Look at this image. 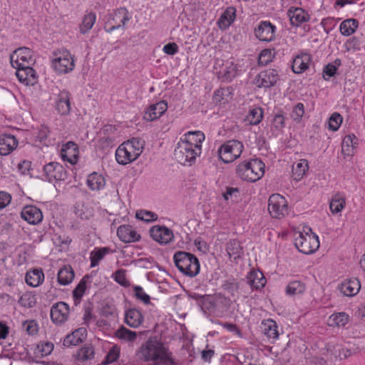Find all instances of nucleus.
I'll use <instances>...</instances> for the list:
<instances>
[{"label": "nucleus", "mask_w": 365, "mask_h": 365, "mask_svg": "<svg viewBox=\"0 0 365 365\" xmlns=\"http://www.w3.org/2000/svg\"><path fill=\"white\" fill-rule=\"evenodd\" d=\"M275 26L269 21H261L255 29L257 38L262 41H271L274 38Z\"/></svg>", "instance_id": "17"}, {"label": "nucleus", "mask_w": 365, "mask_h": 365, "mask_svg": "<svg viewBox=\"0 0 365 365\" xmlns=\"http://www.w3.org/2000/svg\"><path fill=\"white\" fill-rule=\"evenodd\" d=\"M294 245L300 252L309 255L318 250L319 240L318 236L310 227H305L303 231L299 232V235L295 237Z\"/></svg>", "instance_id": "5"}, {"label": "nucleus", "mask_w": 365, "mask_h": 365, "mask_svg": "<svg viewBox=\"0 0 365 365\" xmlns=\"http://www.w3.org/2000/svg\"><path fill=\"white\" fill-rule=\"evenodd\" d=\"M44 273L41 268L31 269L25 275V282L31 287H37L44 281Z\"/></svg>", "instance_id": "25"}, {"label": "nucleus", "mask_w": 365, "mask_h": 365, "mask_svg": "<svg viewBox=\"0 0 365 365\" xmlns=\"http://www.w3.org/2000/svg\"><path fill=\"white\" fill-rule=\"evenodd\" d=\"M125 320L128 326L137 328L143 322V316L139 310L130 309L126 312Z\"/></svg>", "instance_id": "33"}, {"label": "nucleus", "mask_w": 365, "mask_h": 365, "mask_svg": "<svg viewBox=\"0 0 365 365\" xmlns=\"http://www.w3.org/2000/svg\"><path fill=\"white\" fill-rule=\"evenodd\" d=\"M349 317L345 312H338L331 314L328 319V324L330 327H344L348 324Z\"/></svg>", "instance_id": "41"}, {"label": "nucleus", "mask_w": 365, "mask_h": 365, "mask_svg": "<svg viewBox=\"0 0 365 365\" xmlns=\"http://www.w3.org/2000/svg\"><path fill=\"white\" fill-rule=\"evenodd\" d=\"M144 149V141L133 138L121 143L115 150L116 162L121 165H128L136 160Z\"/></svg>", "instance_id": "1"}, {"label": "nucleus", "mask_w": 365, "mask_h": 365, "mask_svg": "<svg viewBox=\"0 0 365 365\" xmlns=\"http://www.w3.org/2000/svg\"><path fill=\"white\" fill-rule=\"evenodd\" d=\"M261 328L264 334L269 339H277L278 338L277 325L274 320L271 319L263 320Z\"/></svg>", "instance_id": "34"}, {"label": "nucleus", "mask_w": 365, "mask_h": 365, "mask_svg": "<svg viewBox=\"0 0 365 365\" xmlns=\"http://www.w3.org/2000/svg\"><path fill=\"white\" fill-rule=\"evenodd\" d=\"M343 118L338 113H333L329 119V128L333 131H336L342 123Z\"/></svg>", "instance_id": "57"}, {"label": "nucleus", "mask_w": 365, "mask_h": 365, "mask_svg": "<svg viewBox=\"0 0 365 365\" xmlns=\"http://www.w3.org/2000/svg\"><path fill=\"white\" fill-rule=\"evenodd\" d=\"M304 113V106L302 103H298L292 109L291 117L297 122H299Z\"/></svg>", "instance_id": "61"}, {"label": "nucleus", "mask_w": 365, "mask_h": 365, "mask_svg": "<svg viewBox=\"0 0 365 365\" xmlns=\"http://www.w3.org/2000/svg\"><path fill=\"white\" fill-rule=\"evenodd\" d=\"M272 54L269 49H264L261 51L259 58L258 63L260 66H266L272 61Z\"/></svg>", "instance_id": "63"}, {"label": "nucleus", "mask_w": 365, "mask_h": 365, "mask_svg": "<svg viewBox=\"0 0 365 365\" xmlns=\"http://www.w3.org/2000/svg\"><path fill=\"white\" fill-rule=\"evenodd\" d=\"M49 132V129L47 126L41 125L36 128H33L29 131L28 138L29 140L35 145L38 143L46 145V140Z\"/></svg>", "instance_id": "23"}, {"label": "nucleus", "mask_w": 365, "mask_h": 365, "mask_svg": "<svg viewBox=\"0 0 365 365\" xmlns=\"http://www.w3.org/2000/svg\"><path fill=\"white\" fill-rule=\"evenodd\" d=\"M87 336V330L81 327L68 334L63 340V345L66 346H76L82 342Z\"/></svg>", "instance_id": "29"}, {"label": "nucleus", "mask_w": 365, "mask_h": 365, "mask_svg": "<svg viewBox=\"0 0 365 365\" xmlns=\"http://www.w3.org/2000/svg\"><path fill=\"white\" fill-rule=\"evenodd\" d=\"M75 277L74 271L69 265H65L58 272V282L61 285L70 284Z\"/></svg>", "instance_id": "37"}, {"label": "nucleus", "mask_w": 365, "mask_h": 365, "mask_svg": "<svg viewBox=\"0 0 365 365\" xmlns=\"http://www.w3.org/2000/svg\"><path fill=\"white\" fill-rule=\"evenodd\" d=\"M173 240L174 234L173 231L167 227L161 225V245L168 244Z\"/></svg>", "instance_id": "60"}, {"label": "nucleus", "mask_w": 365, "mask_h": 365, "mask_svg": "<svg viewBox=\"0 0 365 365\" xmlns=\"http://www.w3.org/2000/svg\"><path fill=\"white\" fill-rule=\"evenodd\" d=\"M268 210L274 218L280 219L287 212L286 199L279 194H273L269 198Z\"/></svg>", "instance_id": "12"}, {"label": "nucleus", "mask_w": 365, "mask_h": 365, "mask_svg": "<svg viewBox=\"0 0 365 365\" xmlns=\"http://www.w3.org/2000/svg\"><path fill=\"white\" fill-rule=\"evenodd\" d=\"M11 64L13 67H25L32 66L35 63L34 51L27 47L16 49L10 56Z\"/></svg>", "instance_id": "10"}, {"label": "nucleus", "mask_w": 365, "mask_h": 365, "mask_svg": "<svg viewBox=\"0 0 365 365\" xmlns=\"http://www.w3.org/2000/svg\"><path fill=\"white\" fill-rule=\"evenodd\" d=\"M96 21V15L93 11L86 13L80 25V31L81 34H86L89 31L93 26Z\"/></svg>", "instance_id": "45"}, {"label": "nucleus", "mask_w": 365, "mask_h": 365, "mask_svg": "<svg viewBox=\"0 0 365 365\" xmlns=\"http://www.w3.org/2000/svg\"><path fill=\"white\" fill-rule=\"evenodd\" d=\"M19 304L21 307L32 308L37 303L36 294L34 291H26L19 298Z\"/></svg>", "instance_id": "35"}, {"label": "nucleus", "mask_w": 365, "mask_h": 365, "mask_svg": "<svg viewBox=\"0 0 365 365\" xmlns=\"http://www.w3.org/2000/svg\"><path fill=\"white\" fill-rule=\"evenodd\" d=\"M237 66L233 59H229L222 63L220 70L217 71V76L222 81L230 82L237 75Z\"/></svg>", "instance_id": "18"}, {"label": "nucleus", "mask_w": 365, "mask_h": 365, "mask_svg": "<svg viewBox=\"0 0 365 365\" xmlns=\"http://www.w3.org/2000/svg\"><path fill=\"white\" fill-rule=\"evenodd\" d=\"M264 168V163L255 158L240 163L236 168V174L243 180L254 182L263 177Z\"/></svg>", "instance_id": "2"}, {"label": "nucleus", "mask_w": 365, "mask_h": 365, "mask_svg": "<svg viewBox=\"0 0 365 365\" xmlns=\"http://www.w3.org/2000/svg\"><path fill=\"white\" fill-rule=\"evenodd\" d=\"M279 79L277 69H265L259 72L254 79V84L257 88H269L276 85Z\"/></svg>", "instance_id": "11"}, {"label": "nucleus", "mask_w": 365, "mask_h": 365, "mask_svg": "<svg viewBox=\"0 0 365 365\" xmlns=\"http://www.w3.org/2000/svg\"><path fill=\"white\" fill-rule=\"evenodd\" d=\"M21 216L31 225H37L43 220L41 210L34 205L25 206L21 210Z\"/></svg>", "instance_id": "19"}, {"label": "nucleus", "mask_w": 365, "mask_h": 365, "mask_svg": "<svg viewBox=\"0 0 365 365\" xmlns=\"http://www.w3.org/2000/svg\"><path fill=\"white\" fill-rule=\"evenodd\" d=\"M226 251L230 257H233L234 259L240 258L243 254L242 248L240 243L237 240H230L226 245Z\"/></svg>", "instance_id": "43"}, {"label": "nucleus", "mask_w": 365, "mask_h": 365, "mask_svg": "<svg viewBox=\"0 0 365 365\" xmlns=\"http://www.w3.org/2000/svg\"><path fill=\"white\" fill-rule=\"evenodd\" d=\"M120 356V348L113 346L108 352L104 363L106 364H111L116 361Z\"/></svg>", "instance_id": "58"}, {"label": "nucleus", "mask_w": 365, "mask_h": 365, "mask_svg": "<svg viewBox=\"0 0 365 365\" xmlns=\"http://www.w3.org/2000/svg\"><path fill=\"white\" fill-rule=\"evenodd\" d=\"M357 138L354 135H348L344 137L341 143V152L344 155H354V149L358 145Z\"/></svg>", "instance_id": "36"}, {"label": "nucleus", "mask_w": 365, "mask_h": 365, "mask_svg": "<svg viewBox=\"0 0 365 365\" xmlns=\"http://www.w3.org/2000/svg\"><path fill=\"white\" fill-rule=\"evenodd\" d=\"M113 252L114 251L108 247L94 248L90 255L91 267L98 266L100 261H101L106 255L113 253Z\"/></svg>", "instance_id": "32"}, {"label": "nucleus", "mask_w": 365, "mask_h": 365, "mask_svg": "<svg viewBox=\"0 0 365 365\" xmlns=\"http://www.w3.org/2000/svg\"><path fill=\"white\" fill-rule=\"evenodd\" d=\"M24 327L29 335L37 334L38 326L35 320H27L24 323Z\"/></svg>", "instance_id": "64"}, {"label": "nucleus", "mask_w": 365, "mask_h": 365, "mask_svg": "<svg viewBox=\"0 0 365 365\" xmlns=\"http://www.w3.org/2000/svg\"><path fill=\"white\" fill-rule=\"evenodd\" d=\"M248 120L252 125L259 124L263 118V111L260 108H255L250 111Z\"/></svg>", "instance_id": "54"}, {"label": "nucleus", "mask_w": 365, "mask_h": 365, "mask_svg": "<svg viewBox=\"0 0 365 365\" xmlns=\"http://www.w3.org/2000/svg\"><path fill=\"white\" fill-rule=\"evenodd\" d=\"M160 353L161 365H178L175 360L173 357L172 352H170L168 349L162 343Z\"/></svg>", "instance_id": "49"}, {"label": "nucleus", "mask_w": 365, "mask_h": 365, "mask_svg": "<svg viewBox=\"0 0 365 365\" xmlns=\"http://www.w3.org/2000/svg\"><path fill=\"white\" fill-rule=\"evenodd\" d=\"M345 196L341 193H336L329 202V208L332 214L340 212L345 206Z\"/></svg>", "instance_id": "40"}, {"label": "nucleus", "mask_w": 365, "mask_h": 365, "mask_svg": "<svg viewBox=\"0 0 365 365\" xmlns=\"http://www.w3.org/2000/svg\"><path fill=\"white\" fill-rule=\"evenodd\" d=\"M78 147L76 143L69 141L63 144L61 149V157L64 162L75 165L78 159Z\"/></svg>", "instance_id": "16"}, {"label": "nucleus", "mask_w": 365, "mask_h": 365, "mask_svg": "<svg viewBox=\"0 0 365 365\" xmlns=\"http://www.w3.org/2000/svg\"><path fill=\"white\" fill-rule=\"evenodd\" d=\"M235 18V9L230 7L224 11L218 20V25L221 29H225L233 22Z\"/></svg>", "instance_id": "42"}, {"label": "nucleus", "mask_w": 365, "mask_h": 365, "mask_svg": "<svg viewBox=\"0 0 365 365\" xmlns=\"http://www.w3.org/2000/svg\"><path fill=\"white\" fill-rule=\"evenodd\" d=\"M70 312L69 306L60 302L54 304L51 309V318L55 324H63L68 318Z\"/></svg>", "instance_id": "15"}, {"label": "nucleus", "mask_w": 365, "mask_h": 365, "mask_svg": "<svg viewBox=\"0 0 365 365\" xmlns=\"http://www.w3.org/2000/svg\"><path fill=\"white\" fill-rule=\"evenodd\" d=\"M135 217L145 222H152L158 220V215L146 210H139L135 212Z\"/></svg>", "instance_id": "50"}, {"label": "nucleus", "mask_w": 365, "mask_h": 365, "mask_svg": "<svg viewBox=\"0 0 365 365\" xmlns=\"http://www.w3.org/2000/svg\"><path fill=\"white\" fill-rule=\"evenodd\" d=\"M205 138L204 133L201 131H188L182 135L179 140L195 148H197V150L202 152V143L204 141Z\"/></svg>", "instance_id": "21"}, {"label": "nucleus", "mask_w": 365, "mask_h": 365, "mask_svg": "<svg viewBox=\"0 0 365 365\" xmlns=\"http://www.w3.org/2000/svg\"><path fill=\"white\" fill-rule=\"evenodd\" d=\"M117 235L124 243L135 242L140 240V235L129 225H123L118 227Z\"/></svg>", "instance_id": "20"}, {"label": "nucleus", "mask_w": 365, "mask_h": 365, "mask_svg": "<svg viewBox=\"0 0 365 365\" xmlns=\"http://www.w3.org/2000/svg\"><path fill=\"white\" fill-rule=\"evenodd\" d=\"M308 168V161L304 159L300 160V161L292 168V175L294 180H299L301 178H302L303 175L305 174Z\"/></svg>", "instance_id": "47"}, {"label": "nucleus", "mask_w": 365, "mask_h": 365, "mask_svg": "<svg viewBox=\"0 0 365 365\" xmlns=\"http://www.w3.org/2000/svg\"><path fill=\"white\" fill-rule=\"evenodd\" d=\"M305 290V285L300 281L290 282L286 288V292L289 295L302 294Z\"/></svg>", "instance_id": "51"}, {"label": "nucleus", "mask_w": 365, "mask_h": 365, "mask_svg": "<svg viewBox=\"0 0 365 365\" xmlns=\"http://www.w3.org/2000/svg\"><path fill=\"white\" fill-rule=\"evenodd\" d=\"M18 145V140L11 135H0V155H6Z\"/></svg>", "instance_id": "27"}, {"label": "nucleus", "mask_w": 365, "mask_h": 365, "mask_svg": "<svg viewBox=\"0 0 365 365\" xmlns=\"http://www.w3.org/2000/svg\"><path fill=\"white\" fill-rule=\"evenodd\" d=\"M290 23L294 26H299L309 20V14L302 8L292 6L287 11Z\"/></svg>", "instance_id": "22"}, {"label": "nucleus", "mask_w": 365, "mask_h": 365, "mask_svg": "<svg viewBox=\"0 0 365 365\" xmlns=\"http://www.w3.org/2000/svg\"><path fill=\"white\" fill-rule=\"evenodd\" d=\"M95 356L94 348L91 344H85L74 354V359L78 365L90 362Z\"/></svg>", "instance_id": "24"}, {"label": "nucleus", "mask_w": 365, "mask_h": 365, "mask_svg": "<svg viewBox=\"0 0 365 365\" xmlns=\"http://www.w3.org/2000/svg\"><path fill=\"white\" fill-rule=\"evenodd\" d=\"M115 336L126 341H134L137 337L135 331H133L125 327H120L115 331Z\"/></svg>", "instance_id": "48"}, {"label": "nucleus", "mask_w": 365, "mask_h": 365, "mask_svg": "<svg viewBox=\"0 0 365 365\" xmlns=\"http://www.w3.org/2000/svg\"><path fill=\"white\" fill-rule=\"evenodd\" d=\"M138 356L143 361L157 362L160 359V337L157 336L150 337L140 347Z\"/></svg>", "instance_id": "8"}, {"label": "nucleus", "mask_w": 365, "mask_h": 365, "mask_svg": "<svg viewBox=\"0 0 365 365\" xmlns=\"http://www.w3.org/2000/svg\"><path fill=\"white\" fill-rule=\"evenodd\" d=\"M88 276L86 275L83 277L78 282L76 288L73 289V297L76 304L78 303L83 297L87 289V283L88 282Z\"/></svg>", "instance_id": "44"}, {"label": "nucleus", "mask_w": 365, "mask_h": 365, "mask_svg": "<svg viewBox=\"0 0 365 365\" xmlns=\"http://www.w3.org/2000/svg\"><path fill=\"white\" fill-rule=\"evenodd\" d=\"M173 259L175 266L186 276L194 277L200 272L199 260L190 252L178 251L174 255Z\"/></svg>", "instance_id": "4"}, {"label": "nucleus", "mask_w": 365, "mask_h": 365, "mask_svg": "<svg viewBox=\"0 0 365 365\" xmlns=\"http://www.w3.org/2000/svg\"><path fill=\"white\" fill-rule=\"evenodd\" d=\"M133 291L134 296L137 300L144 304H150V297L147 293H145L142 287L136 285L133 287Z\"/></svg>", "instance_id": "53"}, {"label": "nucleus", "mask_w": 365, "mask_h": 365, "mask_svg": "<svg viewBox=\"0 0 365 365\" xmlns=\"http://www.w3.org/2000/svg\"><path fill=\"white\" fill-rule=\"evenodd\" d=\"M53 350V344L51 342L43 341L37 345L36 354L37 356H46L49 355Z\"/></svg>", "instance_id": "52"}, {"label": "nucleus", "mask_w": 365, "mask_h": 365, "mask_svg": "<svg viewBox=\"0 0 365 365\" xmlns=\"http://www.w3.org/2000/svg\"><path fill=\"white\" fill-rule=\"evenodd\" d=\"M311 62V56L308 53H302L297 56L292 62V71L295 73H302L306 71Z\"/></svg>", "instance_id": "30"}, {"label": "nucleus", "mask_w": 365, "mask_h": 365, "mask_svg": "<svg viewBox=\"0 0 365 365\" xmlns=\"http://www.w3.org/2000/svg\"><path fill=\"white\" fill-rule=\"evenodd\" d=\"M359 26V21L355 19H348L343 21L339 26L341 35L349 36L352 35Z\"/></svg>", "instance_id": "38"}, {"label": "nucleus", "mask_w": 365, "mask_h": 365, "mask_svg": "<svg viewBox=\"0 0 365 365\" xmlns=\"http://www.w3.org/2000/svg\"><path fill=\"white\" fill-rule=\"evenodd\" d=\"M361 289V283L357 278H351L344 280L339 286L341 292L346 297L356 295Z\"/></svg>", "instance_id": "26"}, {"label": "nucleus", "mask_w": 365, "mask_h": 365, "mask_svg": "<svg viewBox=\"0 0 365 365\" xmlns=\"http://www.w3.org/2000/svg\"><path fill=\"white\" fill-rule=\"evenodd\" d=\"M247 283L252 289H259L265 285L266 279L262 272L251 271L247 275Z\"/></svg>", "instance_id": "31"}, {"label": "nucleus", "mask_w": 365, "mask_h": 365, "mask_svg": "<svg viewBox=\"0 0 365 365\" xmlns=\"http://www.w3.org/2000/svg\"><path fill=\"white\" fill-rule=\"evenodd\" d=\"M159 103L150 105L145 111L143 118L148 121H153L159 117V112L158 111V106Z\"/></svg>", "instance_id": "55"}, {"label": "nucleus", "mask_w": 365, "mask_h": 365, "mask_svg": "<svg viewBox=\"0 0 365 365\" xmlns=\"http://www.w3.org/2000/svg\"><path fill=\"white\" fill-rule=\"evenodd\" d=\"M113 279L123 287H128L130 285L129 281L127 279L126 277V272L125 269H118L114 274H113Z\"/></svg>", "instance_id": "56"}, {"label": "nucleus", "mask_w": 365, "mask_h": 365, "mask_svg": "<svg viewBox=\"0 0 365 365\" xmlns=\"http://www.w3.org/2000/svg\"><path fill=\"white\" fill-rule=\"evenodd\" d=\"M244 149L242 143L230 140L224 143L217 150L220 159L225 163H230L240 158Z\"/></svg>", "instance_id": "7"}, {"label": "nucleus", "mask_w": 365, "mask_h": 365, "mask_svg": "<svg viewBox=\"0 0 365 365\" xmlns=\"http://www.w3.org/2000/svg\"><path fill=\"white\" fill-rule=\"evenodd\" d=\"M230 94V88H220L215 92L213 98L217 103H220L222 101H227V97Z\"/></svg>", "instance_id": "59"}, {"label": "nucleus", "mask_w": 365, "mask_h": 365, "mask_svg": "<svg viewBox=\"0 0 365 365\" xmlns=\"http://www.w3.org/2000/svg\"><path fill=\"white\" fill-rule=\"evenodd\" d=\"M51 66L58 75H63L73 71L76 66L74 56L67 49H57L51 57Z\"/></svg>", "instance_id": "3"}, {"label": "nucleus", "mask_w": 365, "mask_h": 365, "mask_svg": "<svg viewBox=\"0 0 365 365\" xmlns=\"http://www.w3.org/2000/svg\"><path fill=\"white\" fill-rule=\"evenodd\" d=\"M16 69V75L19 81L26 85L33 84L36 80L35 71L31 67H14Z\"/></svg>", "instance_id": "28"}, {"label": "nucleus", "mask_w": 365, "mask_h": 365, "mask_svg": "<svg viewBox=\"0 0 365 365\" xmlns=\"http://www.w3.org/2000/svg\"><path fill=\"white\" fill-rule=\"evenodd\" d=\"M132 19L131 14L125 8H119L109 12L104 18V29L108 33L115 30L124 29Z\"/></svg>", "instance_id": "6"}, {"label": "nucleus", "mask_w": 365, "mask_h": 365, "mask_svg": "<svg viewBox=\"0 0 365 365\" xmlns=\"http://www.w3.org/2000/svg\"><path fill=\"white\" fill-rule=\"evenodd\" d=\"M54 108L61 115H68L71 110V94L66 90H61L58 93L54 94Z\"/></svg>", "instance_id": "13"}, {"label": "nucleus", "mask_w": 365, "mask_h": 365, "mask_svg": "<svg viewBox=\"0 0 365 365\" xmlns=\"http://www.w3.org/2000/svg\"><path fill=\"white\" fill-rule=\"evenodd\" d=\"M87 185L93 190H99L104 187L106 180L102 175L93 173L88 175Z\"/></svg>", "instance_id": "39"}, {"label": "nucleus", "mask_w": 365, "mask_h": 365, "mask_svg": "<svg viewBox=\"0 0 365 365\" xmlns=\"http://www.w3.org/2000/svg\"><path fill=\"white\" fill-rule=\"evenodd\" d=\"M201 151L179 140L174 150L175 160L183 165H192Z\"/></svg>", "instance_id": "9"}, {"label": "nucleus", "mask_w": 365, "mask_h": 365, "mask_svg": "<svg viewBox=\"0 0 365 365\" xmlns=\"http://www.w3.org/2000/svg\"><path fill=\"white\" fill-rule=\"evenodd\" d=\"M43 176L49 181L63 180L66 177L64 168L58 163L51 162L43 167Z\"/></svg>", "instance_id": "14"}, {"label": "nucleus", "mask_w": 365, "mask_h": 365, "mask_svg": "<svg viewBox=\"0 0 365 365\" xmlns=\"http://www.w3.org/2000/svg\"><path fill=\"white\" fill-rule=\"evenodd\" d=\"M75 215L82 220H88L93 216V210L88 205L78 202L74 206Z\"/></svg>", "instance_id": "46"}, {"label": "nucleus", "mask_w": 365, "mask_h": 365, "mask_svg": "<svg viewBox=\"0 0 365 365\" xmlns=\"http://www.w3.org/2000/svg\"><path fill=\"white\" fill-rule=\"evenodd\" d=\"M114 143V138L109 135L101 137L98 140V147L101 150H106L113 147Z\"/></svg>", "instance_id": "62"}]
</instances>
